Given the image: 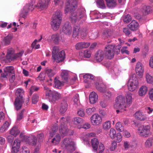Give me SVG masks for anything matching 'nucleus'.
<instances>
[{"instance_id": "obj_1", "label": "nucleus", "mask_w": 153, "mask_h": 153, "mask_svg": "<svg viewBox=\"0 0 153 153\" xmlns=\"http://www.w3.org/2000/svg\"><path fill=\"white\" fill-rule=\"evenodd\" d=\"M78 0H68L65 3V13H67L70 11L72 13L77 7ZM85 10L82 7L78 8L77 13H72L70 16L71 20L73 23H75L77 19L79 20L85 15Z\"/></svg>"}, {"instance_id": "obj_2", "label": "nucleus", "mask_w": 153, "mask_h": 153, "mask_svg": "<svg viewBox=\"0 0 153 153\" xmlns=\"http://www.w3.org/2000/svg\"><path fill=\"white\" fill-rule=\"evenodd\" d=\"M62 13L60 10H57L53 15L51 25L53 30L56 31L59 28L62 20Z\"/></svg>"}, {"instance_id": "obj_3", "label": "nucleus", "mask_w": 153, "mask_h": 153, "mask_svg": "<svg viewBox=\"0 0 153 153\" xmlns=\"http://www.w3.org/2000/svg\"><path fill=\"white\" fill-rule=\"evenodd\" d=\"M44 89L46 90L45 95L49 101L54 102L61 97V94L54 91H52L46 86H44Z\"/></svg>"}, {"instance_id": "obj_4", "label": "nucleus", "mask_w": 153, "mask_h": 153, "mask_svg": "<svg viewBox=\"0 0 153 153\" xmlns=\"http://www.w3.org/2000/svg\"><path fill=\"white\" fill-rule=\"evenodd\" d=\"M23 91L21 89H18L17 91L16 95L17 97L16 98L14 105L16 109L18 111L20 109L23 104L24 103V99L23 97Z\"/></svg>"}, {"instance_id": "obj_5", "label": "nucleus", "mask_w": 153, "mask_h": 153, "mask_svg": "<svg viewBox=\"0 0 153 153\" xmlns=\"http://www.w3.org/2000/svg\"><path fill=\"white\" fill-rule=\"evenodd\" d=\"M139 84L138 80L135 74L131 75L128 83V90L131 91H133L137 87Z\"/></svg>"}, {"instance_id": "obj_6", "label": "nucleus", "mask_w": 153, "mask_h": 153, "mask_svg": "<svg viewBox=\"0 0 153 153\" xmlns=\"http://www.w3.org/2000/svg\"><path fill=\"white\" fill-rule=\"evenodd\" d=\"M62 146L68 152H71L75 150V143L72 140L69 138H66L63 141Z\"/></svg>"}, {"instance_id": "obj_7", "label": "nucleus", "mask_w": 153, "mask_h": 153, "mask_svg": "<svg viewBox=\"0 0 153 153\" xmlns=\"http://www.w3.org/2000/svg\"><path fill=\"white\" fill-rule=\"evenodd\" d=\"M138 133L141 137H148L150 133V126L147 125L139 127L138 129Z\"/></svg>"}, {"instance_id": "obj_8", "label": "nucleus", "mask_w": 153, "mask_h": 153, "mask_svg": "<svg viewBox=\"0 0 153 153\" xmlns=\"http://www.w3.org/2000/svg\"><path fill=\"white\" fill-rule=\"evenodd\" d=\"M115 45H108L105 47L104 53L105 57L108 59H111L114 56V49Z\"/></svg>"}, {"instance_id": "obj_9", "label": "nucleus", "mask_w": 153, "mask_h": 153, "mask_svg": "<svg viewBox=\"0 0 153 153\" xmlns=\"http://www.w3.org/2000/svg\"><path fill=\"white\" fill-rule=\"evenodd\" d=\"M125 100L124 96L121 95L117 97L115 100V103L114 105V108H126Z\"/></svg>"}, {"instance_id": "obj_10", "label": "nucleus", "mask_w": 153, "mask_h": 153, "mask_svg": "<svg viewBox=\"0 0 153 153\" xmlns=\"http://www.w3.org/2000/svg\"><path fill=\"white\" fill-rule=\"evenodd\" d=\"M60 120L61 124L59 127V132L62 136H64L67 134L68 131L67 127L65 123L66 119L62 117H61Z\"/></svg>"}, {"instance_id": "obj_11", "label": "nucleus", "mask_w": 153, "mask_h": 153, "mask_svg": "<svg viewBox=\"0 0 153 153\" xmlns=\"http://www.w3.org/2000/svg\"><path fill=\"white\" fill-rule=\"evenodd\" d=\"M91 121L93 125H98L102 122L101 117L97 114L92 115L91 118Z\"/></svg>"}, {"instance_id": "obj_12", "label": "nucleus", "mask_w": 153, "mask_h": 153, "mask_svg": "<svg viewBox=\"0 0 153 153\" xmlns=\"http://www.w3.org/2000/svg\"><path fill=\"white\" fill-rule=\"evenodd\" d=\"M62 32L67 35H69L71 34L72 27L69 22L65 23L62 29Z\"/></svg>"}, {"instance_id": "obj_13", "label": "nucleus", "mask_w": 153, "mask_h": 153, "mask_svg": "<svg viewBox=\"0 0 153 153\" xmlns=\"http://www.w3.org/2000/svg\"><path fill=\"white\" fill-rule=\"evenodd\" d=\"M135 71L137 74L140 77L143 76L144 68L142 64L140 62H138L135 68Z\"/></svg>"}, {"instance_id": "obj_14", "label": "nucleus", "mask_w": 153, "mask_h": 153, "mask_svg": "<svg viewBox=\"0 0 153 153\" xmlns=\"http://www.w3.org/2000/svg\"><path fill=\"white\" fill-rule=\"evenodd\" d=\"M65 53L64 51H61L55 56V58L53 59V62L56 61L57 63H59L60 62H62L65 58Z\"/></svg>"}, {"instance_id": "obj_15", "label": "nucleus", "mask_w": 153, "mask_h": 153, "mask_svg": "<svg viewBox=\"0 0 153 153\" xmlns=\"http://www.w3.org/2000/svg\"><path fill=\"white\" fill-rule=\"evenodd\" d=\"M20 141L18 139H16L13 144L12 149V153H17L19 151L20 147Z\"/></svg>"}, {"instance_id": "obj_16", "label": "nucleus", "mask_w": 153, "mask_h": 153, "mask_svg": "<svg viewBox=\"0 0 153 153\" xmlns=\"http://www.w3.org/2000/svg\"><path fill=\"white\" fill-rule=\"evenodd\" d=\"M48 1H46L45 0H39L37 4H36V7L39 9L41 10L46 9L48 6Z\"/></svg>"}, {"instance_id": "obj_17", "label": "nucleus", "mask_w": 153, "mask_h": 153, "mask_svg": "<svg viewBox=\"0 0 153 153\" xmlns=\"http://www.w3.org/2000/svg\"><path fill=\"white\" fill-rule=\"evenodd\" d=\"M128 27L131 30L134 31L139 29V25L137 22L135 20H133L128 25Z\"/></svg>"}, {"instance_id": "obj_18", "label": "nucleus", "mask_w": 153, "mask_h": 153, "mask_svg": "<svg viewBox=\"0 0 153 153\" xmlns=\"http://www.w3.org/2000/svg\"><path fill=\"white\" fill-rule=\"evenodd\" d=\"M90 45V44L88 42H79L76 44L75 47L76 50H79L83 48H86Z\"/></svg>"}, {"instance_id": "obj_19", "label": "nucleus", "mask_w": 153, "mask_h": 153, "mask_svg": "<svg viewBox=\"0 0 153 153\" xmlns=\"http://www.w3.org/2000/svg\"><path fill=\"white\" fill-rule=\"evenodd\" d=\"M104 55V52L101 50H99L95 53L96 60L98 62H101L103 59Z\"/></svg>"}, {"instance_id": "obj_20", "label": "nucleus", "mask_w": 153, "mask_h": 153, "mask_svg": "<svg viewBox=\"0 0 153 153\" xmlns=\"http://www.w3.org/2000/svg\"><path fill=\"white\" fill-rule=\"evenodd\" d=\"M68 71L67 70H63L61 74L62 80L65 83H67L68 81L69 78Z\"/></svg>"}, {"instance_id": "obj_21", "label": "nucleus", "mask_w": 153, "mask_h": 153, "mask_svg": "<svg viewBox=\"0 0 153 153\" xmlns=\"http://www.w3.org/2000/svg\"><path fill=\"white\" fill-rule=\"evenodd\" d=\"M91 144L93 151L95 152H97L99 145L98 140L96 138H94L91 140Z\"/></svg>"}, {"instance_id": "obj_22", "label": "nucleus", "mask_w": 153, "mask_h": 153, "mask_svg": "<svg viewBox=\"0 0 153 153\" xmlns=\"http://www.w3.org/2000/svg\"><path fill=\"white\" fill-rule=\"evenodd\" d=\"M85 82L90 84V83L94 82V77L91 74H88L84 75L83 76Z\"/></svg>"}, {"instance_id": "obj_23", "label": "nucleus", "mask_w": 153, "mask_h": 153, "mask_svg": "<svg viewBox=\"0 0 153 153\" xmlns=\"http://www.w3.org/2000/svg\"><path fill=\"white\" fill-rule=\"evenodd\" d=\"M135 118L138 120L140 121H144L146 120L147 118L140 111L136 112L134 114Z\"/></svg>"}, {"instance_id": "obj_24", "label": "nucleus", "mask_w": 153, "mask_h": 153, "mask_svg": "<svg viewBox=\"0 0 153 153\" xmlns=\"http://www.w3.org/2000/svg\"><path fill=\"white\" fill-rule=\"evenodd\" d=\"M68 104L65 101H62L60 104L59 111L61 114L64 113L67 110Z\"/></svg>"}, {"instance_id": "obj_25", "label": "nucleus", "mask_w": 153, "mask_h": 153, "mask_svg": "<svg viewBox=\"0 0 153 153\" xmlns=\"http://www.w3.org/2000/svg\"><path fill=\"white\" fill-rule=\"evenodd\" d=\"M98 99V95L94 92H92L89 95V101L91 104L95 103Z\"/></svg>"}, {"instance_id": "obj_26", "label": "nucleus", "mask_w": 153, "mask_h": 153, "mask_svg": "<svg viewBox=\"0 0 153 153\" xmlns=\"http://www.w3.org/2000/svg\"><path fill=\"white\" fill-rule=\"evenodd\" d=\"M30 11V10L29 9L28 6L25 5L24 7L23 10L21 11L20 14V17L25 18L27 16L28 12Z\"/></svg>"}, {"instance_id": "obj_27", "label": "nucleus", "mask_w": 153, "mask_h": 153, "mask_svg": "<svg viewBox=\"0 0 153 153\" xmlns=\"http://www.w3.org/2000/svg\"><path fill=\"white\" fill-rule=\"evenodd\" d=\"M30 11V10L29 9L28 6L25 5L24 7L23 10L21 11L20 14V17L25 18L27 16L28 12Z\"/></svg>"}, {"instance_id": "obj_28", "label": "nucleus", "mask_w": 153, "mask_h": 153, "mask_svg": "<svg viewBox=\"0 0 153 153\" xmlns=\"http://www.w3.org/2000/svg\"><path fill=\"white\" fill-rule=\"evenodd\" d=\"M13 38V36L11 35H8L5 36L2 40L1 43L4 45H9L10 43V41Z\"/></svg>"}, {"instance_id": "obj_29", "label": "nucleus", "mask_w": 153, "mask_h": 153, "mask_svg": "<svg viewBox=\"0 0 153 153\" xmlns=\"http://www.w3.org/2000/svg\"><path fill=\"white\" fill-rule=\"evenodd\" d=\"M64 83L65 82L62 80V81H60L56 78H55L54 79L55 87L59 89L61 88L64 85Z\"/></svg>"}, {"instance_id": "obj_30", "label": "nucleus", "mask_w": 153, "mask_h": 153, "mask_svg": "<svg viewBox=\"0 0 153 153\" xmlns=\"http://www.w3.org/2000/svg\"><path fill=\"white\" fill-rule=\"evenodd\" d=\"M152 11L151 7L149 6L144 5L142 8V12L143 14L146 15L149 14Z\"/></svg>"}, {"instance_id": "obj_31", "label": "nucleus", "mask_w": 153, "mask_h": 153, "mask_svg": "<svg viewBox=\"0 0 153 153\" xmlns=\"http://www.w3.org/2000/svg\"><path fill=\"white\" fill-rule=\"evenodd\" d=\"M148 90L147 87L145 85L141 86L140 88L138 93L139 96H142L145 95Z\"/></svg>"}, {"instance_id": "obj_32", "label": "nucleus", "mask_w": 153, "mask_h": 153, "mask_svg": "<svg viewBox=\"0 0 153 153\" xmlns=\"http://www.w3.org/2000/svg\"><path fill=\"white\" fill-rule=\"evenodd\" d=\"M4 72H7L9 76H11L12 74L15 73L14 68L12 66H7L4 69Z\"/></svg>"}, {"instance_id": "obj_33", "label": "nucleus", "mask_w": 153, "mask_h": 153, "mask_svg": "<svg viewBox=\"0 0 153 153\" xmlns=\"http://www.w3.org/2000/svg\"><path fill=\"white\" fill-rule=\"evenodd\" d=\"M80 27L79 26H76L74 27L72 36L76 38L78 36L80 31Z\"/></svg>"}, {"instance_id": "obj_34", "label": "nucleus", "mask_w": 153, "mask_h": 153, "mask_svg": "<svg viewBox=\"0 0 153 153\" xmlns=\"http://www.w3.org/2000/svg\"><path fill=\"white\" fill-rule=\"evenodd\" d=\"M112 32L111 30L109 29H105L103 33V37L105 39H107L110 37L111 35Z\"/></svg>"}, {"instance_id": "obj_35", "label": "nucleus", "mask_w": 153, "mask_h": 153, "mask_svg": "<svg viewBox=\"0 0 153 153\" xmlns=\"http://www.w3.org/2000/svg\"><path fill=\"white\" fill-rule=\"evenodd\" d=\"M20 133V131L16 127H13L10 130V134L11 135L16 137Z\"/></svg>"}, {"instance_id": "obj_36", "label": "nucleus", "mask_w": 153, "mask_h": 153, "mask_svg": "<svg viewBox=\"0 0 153 153\" xmlns=\"http://www.w3.org/2000/svg\"><path fill=\"white\" fill-rule=\"evenodd\" d=\"M106 2L107 6L109 8H113L117 5L116 0H111Z\"/></svg>"}, {"instance_id": "obj_37", "label": "nucleus", "mask_w": 153, "mask_h": 153, "mask_svg": "<svg viewBox=\"0 0 153 153\" xmlns=\"http://www.w3.org/2000/svg\"><path fill=\"white\" fill-rule=\"evenodd\" d=\"M51 39L53 41L55 44L58 43L59 40V35L58 34H54L50 36Z\"/></svg>"}, {"instance_id": "obj_38", "label": "nucleus", "mask_w": 153, "mask_h": 153, "mask_svg": "<svg viewBox=\"0 0 153 153\" xmlns=\"http://www.w3.org/2000/svg\"><path fill=\"white\" fill-rule=\"evenodd\" d=\"M126 97L127 104L129 106L132 102V94L131 93H128L126 94Z\"/></svg>"}, {"instance_id": "obj_39", "label": "nucleus", "mask_w": 153, "mask_h": 153, "mask_svg": "<svg viewBox=\"0 0 153 153\" xmlns=\"http://www.w3.org/2000/svg\"><path fill=\"white\" fill-rule=\"evenodd\" d=\"M59 51V48L57 46H54L53 48L52 51V57L53 59L55 58V56H56L57 53Z\"/></svg>"}, {"instance_id": "obj_40", "label": "nucleus", "mask_w": 153, "mask_h": 153, "mask_svg": "<svg viewBox=\"0 0 153 153\" xmlns=\"http://www.w3.org/2000/svg\"><path fill=\"white\" fill-rule=\"evenodd\" d=\"M35 1L36 0H31L30 3L26 5L28 6L29 9L31 11L33 10L35 7H36V5L35 4Z\"/></svg>"}, {"instance_id": "obj_41", "label": "nucleus", "mask_w": 153, "mask_h": 153, "mask_svg": "<svg viewBox=\"0 0 153 153\" xmlns=\"http://www.w3.org/2000/svg\"><path fill=\"white\" fill-rule=\"evenodd\" d=\"M10 124L8 122L6 121L3 126L0 128V133L4 132L9 127Z\"/></svg>"}, {"instance_id": "obj_42", "label": "nucleus", "mask_w": 153, "mask_h": 153, "mask_svg": "<svg viewBox=\"0 0 153 153\" xmlns=\"http://www.w3.org/2000/svg\"><path fill=\"white\" fill-rule=\"evenodd\" d=\"M145 77L147 83L151 84L153 83V76H151L149 74L147 73L146 74Z\"/></svg>"}, {"instance_id": "obj_43", "label": "nucleus", "mask_w": 153, "mask_h": 153, "mask_svg": "<svg viewBox=\"0 0 153 153\" xmlns=\"http://www.w3.org/2000/svg\"><path fill=\"white\" fill-rule=\"evenodd\" d=\"M60 139L61 137L60 135L59 134H57L52 139V142L55 145H56L59 143Z\"/></svg>"}, {"instance_id": "obj_44", "label": "nucleus", "mask_w": 153, "mask_h": 153, "mask_svg": "<svg viewBox=\"0 0 153 153\" xmlns=\"http://www.w3.org/2000/svg\"><path fill=\"white\" fill-rule=\"evenodd\" d=\"M97 3L99 7L103 9L105 8V5L103 0H97Z\"/></svg>"}, {"instance_id": "obj_45", "label": "nucleus", "mask_w": 153, "mask_h": 153, "mask_svg": "<svg viewBox=\"0 0 153 153\" xmlns=\"http://www.w3.org/2000/svg\"><path fill=\"white\" fill-rule=\"evenodd\" d=\"M13 55L12 53V51L8 50L6 55V58L8 59L12 60L14 59Z\"/></svg>"}, {"instance_id": "obj_46", "label": "nucleus", "mask_w": 153, "mask_h": 153, "mask_svg": "<svg viewBox=\"0 0 153 153\" xmlns=\"http://www.w3.org/2000/svg\"><path fill=\"white\" fill-rule=\"evenodd\" d=\"M116 128L117 130L119 132H122L124 130L123 127L120 123H118L116 124Z\"/></svg>"}, {"instance_id": "obj_47", "label": "nucleus", "mask_w": 153, "mask_h": 153, "mask_svg": "<svg viewBox=\"0 0 153 153\" xmlns=\"http://www.w3.org/2000/svg\"><path fill=\"white\" fill-rule=\"evenodd\" d=\"M109 135L112 139H114L115 138L116 135V131L113 128H111L110 131Z\"/></svg>"}, {"instance_id": "obj_48", "label": "nucleus", "mask_w": 153, "mask_h": 153, "mask_svg": "<svg viewBox=\"0 0 153 153\" xmlns=\"http://www.w3.org/2000/svg\"><path fill=\"white\" fill-rule=\"evenodd\" d=\"M83 119L79 117H76L74 119V122L75 124H80L83 122Z\"/></svg>"}, {"instance_id": "obj_49", "label": "nucleus", "mask_w": 153, "mask_h": 153, "mask_svg": "<svg viewBox=\"0 0 153 153\" xmlns=\"http://www.w3.org/2000/svg\"><path fill=\"white\" fill-rule=\"evenodd\" d=\"M123 20L125 23H128L131 20V18L130 15L128 14L125 16Z\"/></svg>"}, {"instance_id": "obj_50", "label": "nucleus", "mask_w": 153, "mask_h": 153, "mask_svg": "<svg viewBox=\"0 0 153 153\" xmlns=\"http://www.w3.org/2000/svg\"><path fill=\"white\" fill-rule=\"evenodd\" d=\"M96 88L100 92H104L105 89V86L104 85H96Z\"/></svg>"}, {"instance_id": "obj_51", "label": "nucleus", "mask_w": 153, "mask_h": 153, "mask_svg": "<svg viewBox=\"0 0 153 153\" xmlns=\"http://www.w3.org/2000/svg\"><path fill=\"white\" fill-rule=\"evenodd\" d=\"M45 73L48 75L49 77L53 76L55 74L53 70L49 69H48L46 70Z\"/></svg>"}, {"instance_id": "obj_52", "label": "nucleus", "mask_w": 153, "mask_h": 153, "mask_svg": "<svg viewBox=\"0 0 153 153\" xmlns=\"http://www.w3.org/2000/svg\"><path fill=\"white\" fill-rule=\"evenodd\" d=\"M152 139L149 138L145 143V146L147 148H149L152 145Z\"/></svg>"}, {"instance_id": "obj_53", "label": "nucleus", "mask_w": 153, "mask_h": 153, "mask_svg": "<svg viewBox=\"0 0 153 153\" xmlns=\"http://www.w3.org/2000/svg\"><path fill=\"white\" fill-rule=\"evenodd\" d=\"M121 47V46L120 44L118 45L116 47H115L114 49V53H115L117 55L120 52V50Z\"/></svg>"}, {"instance_id": "obj_54", "label": "nucleus", "mask_w": 153, "mask_h": 153, "mask_svg": "<svg viewBox=\"0 0 153 153\" xmlns=\"http://www.w3.org/2000/svg\"><path fill=\"white\" fill-rule=\"evenodd\" d=\"M117 143L115 141H113L112 142L111 146L110 147V150L113 151L117 147Z\"/></svg>"}, {"instance_id": "obj_55", "label": "nucleus", "mask_w": 153, "mask_h": 153, "mask_svg": "<svg viewBox=\"0 0 153 153\" xmlns=\"http://www.w3.org/2000/svg\"><path fill=\"white\" fill-rule=\"evenodd\" d=\"M74 104L75 106H77L79 102V95L78 94H76L74 97Z\"/></svg>"}, {"instance_id": "obj_56", "label": "nucleus", "mask_w": 153, "mask_h": 153, "mask_svg": "<svg viewBox=\"0 0 153 153\" xmlns=\"http://www.w3.org/2000/svg\"><path fill=\"white\" fill-rule=\"evenodd\" d=\"M118 143L120 142L122 140V136L121 134L120 133H117L116 134L115 138H114Z\"/></svg>"}, {"instance_id": "obj_57", "label": "nucleus", "mask_w": 153, "mask_h": 153, "mask_svg": "<svg viewBox=\"0 0 153 153\" xmlns=\"http://www.w3.org/2000/svg\"><path fill=\"white\" fill-rule=\"evenodd\" d=\"M110 127L111 124L109 121L106 122L103 124V127L105 129L109 128Z\"/></svg>"}, {"instance_id": "obj_58", "label": "nucleus", "mask_w": 153, "mask_h": 153, "mask_svg": "<svg viewBox=\"0 0 153 153\" xmlns=\"http://www.w3.org/2000/svg\"><path fill=\"white\" fill-rule=\"evenodd\" d=\"M84 56L87 58H89L91 56V51L87 50L84 51L83 53Z\"/></svg>"}, {"instance_id": "obj_59", "label": "nucleus", "mask_w": 153, "mask_h": 153, "mask_svg": "<svg viewBox=\"0 0 153 153\" xmlns=\"http://www.w3.org/2000/svg\"><path fill=\"white\" fill-rule=\"evenodd\" d=\"M95 110V108H88L86 110V113L88 115H90L94 112Z\"/></svg>"}, {"instance_id": "obj_60", "label": "nucleus", "mask_w": 153, "mask_h": 153, "mask_svg": "<svg viewBox=\"0 0 153 153\" xmlns=\"http://www.w3.org/2000/svg\"><path fill=\"white\" fill-rule=\"evenodd\" d=\"M25 110L23 109L22 110L19 114L18 115L17 117V120H21L23 118V115L24 114Z\"/></svg>"}, {"instance_id": "obj_61", "label": "nucleus", "mask_w": 153, "mask_h": 153, "mask_svg": "<svg viewBox=\"0 0 153 153\" xmlns=\"http://www.w3.org/2000/svg\"><path fill=\"white\" fill-rule=\"evenodd\" d=\"M38 96L36 95H34L33 96L32 98V102L33 104H36L38 102Z\"/></svg>"}, {"instance_id": "obj_62", "label": "nucleus", "mask_w": 153, "mask_h": 153, "mask_svg": "<svg viewBox=\"0 0 153 153\" xmlns=\"http://www.w3.org/2000/svg\"><path fill=\"white\" fill-rule=\"evenodd\" d=\"M31 141L30 143V144L32 145V146L35 145L36 143L37 142V138L36 137H33L31 139Z\"/></svg>"}, {"instance_id": "obj_63", "label": "nucleus", "mask_w": 153, "mask_h": 153, "mask_svg": "<svg viewBox=\"0 0 153 153\" xmlns=\"http://www.w3.org/2000/svg\"><path fill=\"white\" fill-rule=\"evenodd\" d=\"M123 30V31L126 36H128L131 33V32L128 28H124Z\"/></svg>"}, {"instance_id": "obj_64", "label": "nucleus", "mask_w": 153, "mask_h": 153, "mask_svg": "<svg viewBox=\"0 0 153 153\" xmlns=\"http://www.w3.org/2000/svg\"><path fill=\"white\" fill-rule=\"evenodd\" d=\"M149 99L153 101V88H151L149 90Z\"/></svg>"}]
</instances>
